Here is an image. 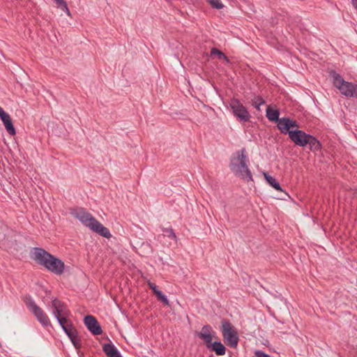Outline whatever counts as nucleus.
<instances>
[{"mask_svg": "<svg viewBox=\"0 0 357 357\" xmlns=\"http://www.w3.org/2000/svg\"><path fill=\"white\" fill-rule=\"evenodd\" d=\"M31 257L37 264L44 266L51 273L60 275L64 272L65 264L63 261L43 248H34L31 251Z\"/></svg>", "mask_w": 357, "mask_h": 357, "instance_id": "obj_1", "label": "nucleus"}, {"mask_svg": "<svg viewBox=\"0 0 357 357\" xmlns=\"http://www.w3.org/2000/svg\"><path fill=\"white\" fill-rule=\"evenodd\" d=\"M71 214L85 226L100 236L109 238L112 235L109 230L98 222L91 213L84 208H77L71 211Z\"/></svg>", "mask_w": 357, "mask_h": 357, "instance_id": "obj_2", "label": "nucleus"}, {"mask_svg": "<svg viewBox=\"0 0 357 357\" xmlns=\"http://www.w3.org/2000/svg\"><path fill=\"white\" fill-rule=\"evenodd\" d=\"M248 159L245 148L236 152V156L231 159L229 168L238 177L246 181H252V176L248 168Z\"/></svg>", "mask_w": 357, "mask_h": 357, "instance_id": "obj_3", "label": "nucleus"}, {"mask_svg": "<svg viewBox=\"0 0 357 357\" xmlns=\"http://www.w3.org/2000/svg\"><path fill=\"white\" fill-rule=\"evenodd\" d=\"M289 139L296 146L305 147L308 145L310 150L313 152L318 151L321 149L320 142L315 137L301 130L296 129L291 131Z\"/></svg>", "mask_w": 357, "mask_h": 357, "instance_id": "obj_4", "label": "nucleus"}, {"mask_svg": "<svg viewBox=\"0 0 357 357\" xmlns=\"http://www.w3.org/2000/svg\"><path fill=\"white\" fill-rule=\"evenodd\" d=\"M333 82L340 93L346 97L357 98V84L346 82L340 75L333 72Z\"/></svg>", "mask_w": 357, "mask_h": 357, "instance_id": "obj_5", "label": "nucleus"}, {"mask_svg": "<svg viewBox=\"0 0 357 357\" xmlns=\"http://www.w3.org/2000/svg\"><path fill=\"white\" fill-rule=\"evenodd\" d=\"M24 301L28 307V309L33 313L34 317L36 318L38 321L43 326V327H52L50 320L47 316V314L45 312V311L40 308L32 299L31 296L29 295H26L24 298Z\"/></svg>", "mask_w": 357, "mask_h": 357, "instance_id": "obj_6", "label": "nucleus"}, {"mask_svg": "<svg viewBox=\"0 0 357 357\" xmlns=\"http://www.w3.org/2000/svg\"><path fill=\"white\" fill-rule=\"evenodd\" d=\"M222 334L226 344L231 348H236L239 340L238 333L229 321H222Z\"/></svg>", "mask_w": 357, "mask_h": 357, "instance_id": "obj_7", "label": "nucleus"}, {"mask_svg": "<svg viewBox=\"0 0 357 357\" xmlns=\"http://www.w3.org/2000/svg\"><path fill=\"white\" fill-rule=\"evenodd\" d=\"M229 106L234 115L238 120L242 122L250 121L251 116L249 112L238 99L231 100Z\"/></svg>", "mask_w": 357, "mask_h": 357, "instance_id": "obj_8", "label": "nucleus"}, {"mask_svg": "<svg viewBox=\"0 0 357 357\" xmlns=\"http://www.w3.org/2000/svg\"><path fill=\"white\" fill-rule=\"evenodd\" d=\"M52 309L54 317L70 316V312L66 304L56 298H53L52 301Z\"/></svg>", "mask_w": 357, "mask_h": 357, "instance_id": "obj_9", "label": "nucleus"}, {"mask_svg": "<svg viewBox=\"0 0 357 357\" xmlns=\"http://www.w3.org/2000/svg\"><path fill=\"white\" fill-rule=\"evenodd\" d=\"M84 323L87 329L93 335H98L102 333V328L95 317L92 315L85 316Z\"/></svg>", "mask_w": 357, "mask_h": 357, "instance_id": "obj_10", "label": "nucleus"}, {"mask_svg": "<svg viewBox=\"0 0 357 357\" xmlns=\"http://www.w3.org/2000/svg\"><path fill=\"white\" fill-rule=\"evenodd\" d=\"M215 335V332L212 330L211 326L204 325L197 335L205 342L206 347L210 348V344L213 343L212 340Z\"/></svg>", "mask_w": 357, "mask_h": 357, "instance_id": "obj_11", "label": "nucleus"}, {"mask_svg": "<svg viewBox=\"0 0 357 357\" xmlns=\"http://www.w3.org/2000/svg\"><path fill=\"white\" fill-rule=\"evenodd\" d=\"M102 351L107 357H122L112 343H106L102 346Z\"/></svg>", "mask_w": 357, "mask_h": 357, "instance_id": "obj_12", "label": "nucleus"}, {"mask_svg": "<svg viewBox=\"0 0 357 357\" xmlns=\"http://www.w3.org/2000/svg\"><path fill=\"white\" fill-rule=\"evenodd\" d=\"M277 123V127L280 132L284 135L288 134L289 137L293 130L289 129V118H282Z\"/></svg>", "mask_w": 357, "mask_h": 357, "instance_id": "obj_13", "label": "nucleus"}, {"mask_svg": "<svg viewBox=\"0 0 357 357\" xmlns=\"http://www.w3.org/2000/svg\"><path fill=\"white\" fill-rule=\"evenodd\" d=\"M266 116L271 122L277 123L280 119L279 118V110L278 109H273L271 106L267 107L266 109Z\"/></svg>", "mask_w": 357, "mask_h": 357, "instance_id": "obj_14", "label": "nucleus"}, {"mask_svg": "<svg viewBox=\"0 0 357 357\" xmlns=\"http://www.w3.org/2000/svg\"><path fill=\"white\" fill-rule=\"evenodd\" d=\"M209 349H211L218 356L225 355L226 352V347L220 341H216L211 344Z\"/></svg>", "mask_w": 357, "mask_h": 357, "instance_id": "obj_15", "label": "nucleus"}, {"mask_svg": "<svg viewBox=\"0 0 357 357\" xmlns=\"http://www.w3.org/2000/svg\"><path fill=\"white\" fill-rule=\"evenodd\" d=\"M264 178H265L266 182L271 187H273L275 190H276L278 191H282V188L280 187V183L276 181V179L274 177L270 176L266 172H264Z\"/></svg>", "mask_w": 357, "mask_h": 357, "instance_id": "obj_16", "label": "nucleus"}, {"mask_svg": "<svg viewBox=\"0 0 357 357\" xmlns=\"http://www.w3.org/2000/svg\"><path fill=\"white\" fill-rule=\"evenodd\" d=\"M69 317L70 316H61L60 317L55 318L58 321L61 327L64 328L66 327H69L73 325V322L70 320Z\"/></svg>", "mask_w": 357, "mask_h": 357, "instance_id": "obj_17", "label": "nucleus"}, {"mask_svg": "<svg viewBox=\"0 0 357 357\" xmlns=\"http://www.w3.org/2000/svg\"><path fill=\"white\" fill-rule=\"evenodd\" d=\"M211 55L214 56L216 55L218 56V59L220 60H224L226 63H229V58L220 50L215 47H213L211 50Z\"/></svg>", "mask_w": 357, "mask_h": 357, "instance_id": "obj_18", "label": "nucleus"}, {"mask_svg": "<svg viewBox=\"0 0 357 357\" xmlns=\"http://www.w3.org/2000/svg\"><path fill=\"white\" fill-rule=\"evenodd\" d=\"M6 131L12 136L16 134L15 128L13 124L11 119L3 123Z\"/></svg>", "mask_w": 357, "mask_h": 357, "instance_id": "obj_19", "label": "nucleus"}, {"mask_svg": "<svg viewBox=\"0 0 357 357\" xmlns=\"http://www.w3.org/2000/svg\"><path fill=\"white\" fill-rule=\"evenodd\" d=\"M62 329L65 332L66 335L69 337V339H72V337H73L74 336H77V329L73 325L69 327H66Z\"/></svg>", "mask_w": 357, "mask_h": 357, "instance_id": "obj_20", "label": "nucleus"}, {"mask_svg": "<svg viewBox=\"0 0 357 357\" xmlns=\"http://www.w3.org/2000/svg\"><path fill=\"white\" fill-rule=\"evenodd\" d=\"M158 300L161 301L165 305L169 306V301L165 294L160 290L154 293Z\"/></svg>", "mask_w": 357, "mask_h": 357, "instance_id": "obj_21", "label": "nucleus"}, {"mask_svg": "<svg viewBox=\"0 0 357 357\" xmlns=\"http://www.w3.org/2000/svg\"><path fill=\"white\" fill-rule=\"evenodd\" d=\"M265 103V100L261 96H255L252 100V105L257 109L260 110V106Z\"/></svg>", "mask_w": 357, "mask_h": 357, "instance_id": "obj_22", "label": "nucleus"}, {"mask_svg": "<svg viewBox=\"0 0 357 357\" xmlns=\"http://www.w3.org/2000/svg\"><path fill=\"white\" fill-rule=\"evenodd\" d=\"M59 8L66 11L67 14L70 15L69 9L68 8L67 3L64 0H54Z\"/></svg>", "mask_w": 357, "mask_h": 357, "instance_id": "obj_23", "label": "nucleus"}, {"mask_svg": "<svg viewBox=\"0 0 357 357\" xmlns=\"http://www.w3.org/2000/svg\"><path fill=\"white\" fill-rule=\"evenodd\" d=\"M162 231L167 237L176 241L177 238L172 228H165Z\"/></svg>", "mask_w": 357, "mask_h": 357, "instance_id": "obj_24", "label": "nucleus"}, {"mask_svg": "<svg viewBox=\"0 0 357 357\" xmlns=\"http://www.w3.org/2000/svg\"><path fill=\"white\" fill-rule=\"evenodd\" d=\"M208 2L214 8L221 9L223 8V4L221 3L220 0H208Z\"/></svg>", "mask_w": 357, "mask_h": 357, "instance_id": "obj_25", "label": "nucleus"}, {"mask_svg": "<svg viewBox=\"0 0 357 357\" xmlns=\"http://www.w3.org/2000/svg\"><path fill=\"white\" fill-rule=\"evenodd\" d=\"M0 119L3 123H4L5 121H7L10 119H11L10 115L8 113H6L1 106H0Z\"/></svg>", "mask_w": 357, "mask_h": 357, "instance_id": "obj_26", "label": "nucleus"}, {"mask_svg": "<svg viewBox=\"0 0 357 357\" xmlns=\"http://www.w3.org/2000/svg\"><path fill=\"white\" fill-rule=\"evenodd\" d=\"M71 342L73 343V346L76 348V349H79L81 347V343H80V340L78 338V336H74L73 337H72V339H70Z\"/></svg>", "mask_w": 357, "mask_h": 357, "instance_id": "obj_27", "label": "nucleus"}, {"mask_svg": "<svg viewBox=\"0 0 357 357\" xmlns=\"http://www.w3.org/2000/svg\"><path fill=\"white\" fill-rule=\"evenodd\" d=\"M289 129L294 128H298V124L296 121H293L289 118Z\"/></svg>", "mask_w": 357, "mask_h": 357, "instance_id": "obj_28", "label": "nucleus"}, {"mask_svg": "<svg viewBox=\"0 0 357 357\" xmlns=\"http://www.w3.org/2000/svg\"><path fill=\"white\" fill-rule=\"evenodd\" d=\"M148 285L149 288L153 291V294L158 290L157 286L154 283L149 282Z\"/></svg>", "mask_w": 357, "mask_h": 357, "instance_id": "obj_29", "label": "nucleus"}, {"mask_svg": "<svg viewBox=\"0 0 357 357\" xmlns=\"http://www.w3.org/2000/svg\"><path fill=\"white\" fill-rule=\"evenodd\" d=\"M351 3L354 7L357 9V0H351Z\"/></svg>", "mask_w": 357, "mask_h": 357, "instance_id": "obj_30", "label": "nucleus"}]
</instances>
